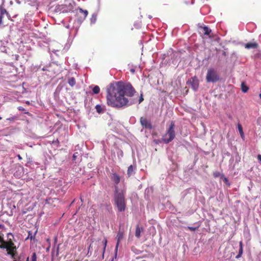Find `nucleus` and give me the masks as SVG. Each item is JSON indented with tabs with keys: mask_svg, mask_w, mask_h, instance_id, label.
Segmentation results:
<instances>
[{
	"mask_svg": "<svg viewBox=\"0 0 261 261\" xmlns=\"http://www.w3.org/2000/svg\"><path fill=\"white\" fill-rule=\"evenodd\" d=\"M107 100L109 106L117 108H124L136 102L132 97L135 90L132 85L127 82L119 81L110 84L107 88Z\"/></svg>",
	"mask_w": 261,
	"mask_h": 261,
	"instance_id": "nucleus-1",
	"label": "nucleus"
},
{
	"mask_svg": "<svg viewBox=\"0 0 261 261\" xmlns=\"http://www.w3.org/2000/svg\"><path fill=\"white\" fill-rule=\"evenodd\" d=\"M124 191L119 189L116 187V191H114V198L115 203L117 205L119 212H124L125 210L126 204L124 197Z\"/></svg>",
	"mask_w": 261,
	"mask_h": 261,
	"instance_id": "nucleus-2",
	"label": "nucleus"
},
{
	"mask_svg": "<svg viewBox=\"0 0 261 261\" xmlns=\"http://www.w3.org/2000/svg\"><path fill=\"white\" fill-rule=\"evenodd\" d=\"M0 248L6 249V255H9L11 258L14 259L16 255L17 248L12 241L6 242L5 244H0Z\"/></svg>",
	"mask_w": 261,
	"mask_h": 261,
	"instance_id": "nucleus-3",
	"label": "nucleus"
},
{
	"mask_svg": "<svg viewBox=\"0 0 261 261\" xmlns=\"http://www.w3.org/2000/svg\"><path fill=\"white\" fill-rule=\"evenodd\" d=\"M175 124L174 121H171L169 127L167 128L166 134L163 137V141L168 144L171 142L175 137V133L174 130Z\"/></svg>",
	"mask_w": 261,
	"mask_h": 261,
	"instance_id": "nucleus-4",
	"label": "nucleus"
},
{
	"mask_svg": "<svg viewBox=\"0 0 261 261\" xmlns=\"http://www.w3.org/2000/svg\"><path fill=\"white\" fill-rule=\"evenodd\" d=\"M219 80V76L214 68H210L207 70L206 75V80L207 83H216Z\"/></svg>",
	"mask_w": 261,
	"mask_h": 261,
	"instance_id": "nucleus-5",
	"label": "nucleus"
},
{
	"mask_svg": "<svg viewBox=\"0 0 261 261\" xmlns=\"http://www.w3.org/2000/svg\"><path fill=\"white\" fill-rule=\"evenodd\" d=\"M140 122L141 126L146 129H152L153 126L151 124V121L145 117H141L140 119Z\"/></svg>",
	"mask_w": 261,
	"mask_h": 261,
	"instance_id": "nucleus-6",
	"label": "nucleus"
},
{
	"mask_svg": "<svg viewBox=\"0 0 261 261\" xmlns=\"http://www.w3.org/2000/svg\"><path fill=\"white\" fill-rule=\"evenodd\" d=\"M187 83L190 85L192 88L195 91H197L199 87V80L196 77H193L188 80Z\"/></svg>",
	"mask_w": 261,
	"mask_h": 261,
	"instance_id": "nucleus-7",
	"label": "nucleus"
},
{
	"mask_svg": "<svg viewBox=\"0 0 261 261\" xmlns=\"http://www.w3.org/2000/svg\"><path fill=\"white\" fill-rule=\"evenodd\" d=\"M123 238V232L122 231H121L119 230L118 232L117 235L116 237L117 243H116V245L115 249V258H116L117 255V252H118V246H119V243Z\"/></svg>",
	"mask_w": 261,
	"mask_h": 261,
	"instance_id": "nucleus-8",
	"label": "nucleus"
},
{
	"mask_svg": "<svg viewBox=\"0 0 261 261\" xmlns=\"http://www.w3.org/2000/svg\"><path fill=\"white\" fill-rule=\"evenodd\" d=\"M110 178L114 184L115 191H116V187L118 188V184L120 181V177L117 174L114 173L111 175Z\"/></svg>",
	"mask_w": 261,
	"mask_h": 261,
	"instance_id": "nucleus-9",
	"label": "nucleus"
},
{
	"mask_svg": "<svg viewBox=\"0 0 261 261\" xmlns=\"http://www.w3.org/2000/svg\"><path fill=\"white\" fill-rule=\"evenodd\" d=\"M245 47L247 49L256 48L258 47V44L255 42H248L245 44Z\"/></svg>",
	"mask_w": 261,
	"mask_h": 261,
	"instance_id": "nucleus-10",
	"label": "nucleus"
},
{
	"mask_svg": "<svg viewBox=\"0 0 261 261\" xmlns=\"http://www.w3.org/2000/svg\"><path fill=\"white\" fill-rule=\"evenodd\" d=\"M239 253L236 256V258H239L241 257L243 252V243L242 241H240L239 242Z\"/></svg>",
	"mask_w": 261,
	"mask_h": 261,
	"instance_id": "nucleus-11",
	"label": "nucleus"
},
{
	"mask_svg": "<svg viewBox=\"0 0 261 261\" xmlns=\"http://www.w3.org/2000/svg\"><path fill=\"white\" fill-rule=\"evenodd\" d=\"M135 167L133 166V165H130L128 167L127 174H128V176H130L132 175L135 174Z\"/></svg>",
	"mask_w": 261,
	"mask_h": 261,
	"instance_id": "nucleus-12",
	"label": "nucleus"
},
{
	"mask_svg": "<svg viewBox=\"0 0 261 261\" xmlns=\"http://www.w3.org/2000/svg\"><path fill=\"white\" fill-rule=\"evenodd\" d=\"M79 11L81 13L83 14V17H81V19L80 20L81 21H82L83 20H84L86 18V17H87V16L88 14V12L87 10H84L81 8L79 9Z\"/></svg>",
	"mask_w": 261,
	"mask_h": 261,
	"instance_id": "nucleus-13",
	"label": "nucleus"
},
{
	"mask_svg": "<svg viewBox=\"0 0 261 261\" xmlns=\"http://www.w3.org/2000/svg\"><path fill=\"white\" fill-rule=\"evenodd\" d=\"M200 28L203 30V34L205 35H209L211 32V30L206 26L200 27Z\"/></svg>",
	"mask_w": 261,
	"mask_h": 261,
	"instance_id": "nucleus-14",
	"label": "nucleus"
},
{
	"mask_svg": "<svg viewBox=\"0 0 261 261\" xmlns=\"http://www.w3.org/2000/svg\"><path fill=\"white\" fill-rule=\"evenodd\" d=\"M73 9V6L71 4H69L68 8L67 9H64V6H62L61 10H62V12L63 13H67L68 12H70L72 11Z\"/></svg>",
	"mask_w": 261,
	"mask_h": 261,
	"instance_id": "nucleus-15",
	"label": "nucleus"
},
{
	"mask_svg": "<svg viewBox=\"0 0 261 261\" xmlns=\"http://www.w3.org/2000/svg\"><path fill=\"white\" fill-rule=\"evenodd\" d=\"M143 230V229H141L139 225H137L136 227V232H135V236L137 238H139L141 236V232Z\"/></svg>",
	"mask_w": 261,
	"mask_h": 261,
	"instance_id": "nucleus-16",
	"label": "nucleus"
},
{
	"mask_svg": "<svg viewBox=\"0 0 261 261\" xmlns=\"http://www.w3.org/2000/svg\"><path fill=\"white\" fill-rule=\"evenodd\" d=\"M68 83L71 87L74 86L76 83L75 79L73 77H71L69 78L68 81Z\"/></svg>",
	"mask_w": 261,
	"mask_h": 261,
	"instance_id": "nucleus-17",
	"label": "nucleus"
},
{
	"mask_svg": "<svg viewBox=\"0 0 261 261\" xmlns=\"http://www.w3.org/2000/svg\"><path fill=\"white\" fill-rule=\"evenodd\" d=\"M238 128L239 130V132L240 133V134L242 138L244 137V134L243 130V128L241 124L238 123Z\"/></svg>",
	"mask_w": 261,
	"mask_h": 261,
	"instance_id": "nucleus-18",
	"label": "nucleus"
},
{
	"mask_svg": "<svg viewBox=\"0 0 261 261\" xmlns=\"http://www.w3.org/2000/svg\"><path fill=\"white\" fill-rule=\"evenodd\" d=\"M95 109L96 110V111L98 113H102L104 111V108L101 106H100L99 105H97L95 106Z\"/></svg>",
	"mask_w": 261,
	"mask_h": 261,
	"instance_id": "nucleus-19",
	"label": "nucleus"
},
{
	"mask_svg": "<svg viewBox=\"0 0 261 261\" xmlns=\"http://www.w3.org/2000/svg\"><path fill=\"white\" fill-rule=\"evenodd\" d=\"M96 14H93L91 17V19H90V21H91V23H95L96 21Z\"/></svg>",
	"mask_w": 261,
	"mask_h": 261,
	"instance_id": "nucleus-20",
	"label": "nucleus"
},
{
	"mask_svg": "<svg viewBox=\"0 0 261 261\" xmlns=\"http://www.w3.org/2000/svg\"><path fill=\"white\" fill-rule=\"evenodd\" d=\"M5 14L7 15H8V13L7 12L6 10L3 8H0V15L4 16V15Z\"/></svg>",
	"mask_w": 261,
	"mask_h": 261,
	"instance_id": "nucleus-21",
	"label": "nucleus"
},
{
	"mask_svg": "<svg viewBox=\"0 0 261 261\" xmlns=\"http://www.w3.org/2000/svg\"><path fill=\"white\" fill-rule=\"evenodd\" d=\"M92 91L94 94H98L100 91V88L98 86H95L93 88Z\"/></svg>",
	"mask_w": 261,
	"mask_h": 261,
	"instance_id": "nucleus-22",
	"label": "nucleus"
},
{
	"mask_svg": "<svg viewBox=\"0 0 261 261\" xmlns=\"http://www.w3.org/2000/svg\"><path fill=\"white\" fill-rule=\"evenodd\" d=\"M241 89L243 92L245 93L248 91V88L247 86H245L244 83H242L241 85Z\"/></svg>",
	"mask_w": 261,
	"mask_h": 261,
	"instance_id": "nucleus-23",
	"label": "nucleus"
},
{
	"mask_svg": "<svg viewBox=\"0 0 261 261\" xmlns=\"http://www.w3.org/2000/svg\"><path fill=\"white\" fill-rule=\"evenodd\" d=\"M221 179H223V180L224 181V182L227 185H229V181H228V178L224 176V175H221Z\"/></svg>",
	"mask_w": 261,
	"mask_h": 261,
	"instance_id": "nucleus-24",
	"label": "nucleus"
},
{
	"mask_svg": "<svg viewBox=\"0 0 261 261\" xmlns=\"http://www.w3.org/2000/svg\"><path fill=\"white\" fill-rule=\"evenodd\" d=\"M35 234H36V233H35L33 235L32 233H31L30 231H29L27 239H30L31 240H34L35 238Z\"/></svg>",
	"mask_w": 261,
	"mask_h": 261,
	"instance_id": "nucleus-25",
	"label": "nucleus"
},
{
	"mask_svg": "<svg viewBox=\"0 0 261 261\" xmlns=\"http://www.w3.org/2000/svg\"><path fill=\"white\" fill-rule=\"evenodd\" d=\"M36 258H37L36 254V253L34 252V253H33V254L32 256V261H36Z\"/></svg>",
	"mask_w": 261,
	"mask_h": 261,
	"instance_id": "nucleus-26",
	"label": "nucleus"
},
{
	"mask_svg": "<svg viewBox=\"0 0 261 261\" xmlns=\"http://www.w3.org/2000/svg\"><path fill=\"white\" fill-rule=\"evenodd\" d=\"M16 119V117L15 116H13L10 118H8L7 119V120L10 121H13Z\"/></svg>",
	"mask_w": 261,
	"mask_h": 261,
	"instance_id": "nucleus-27",
	"label": "nucleus"
},
{
	"mask_svg": "<svg viewBox=\"0 0 261 261\" xmlns=\"http://www.w3.org/2000/svg\"><path fill=\"white\" fill-rule=\"evenodd\" d=\"M214 175L215 177H218L220 176V178H221V175H223L221 174L220 173L217 172V173H214Z\"/></svg>",
	"mask_w": 261,
	"mask_h": 261,
	"instance_id": "nucleus-28",
	"label": "nucleus"
},
{
	"mask_svg": "<svg viewBox=\"0 0 261 261\" xmlns=\"http://www.w3.org/2000/svg\"><path fill=\"white\" fill-rule=\"evenodd\" d=\"M60 244H58L56 247V256H58L59 254V247Z\"/></svg>",
	"mask_w": 261,
	"mask_h": 261,
	"instance_id": "nucleus-29",
	"label": "nucleus"
},
{
	"mask_svg": "<svg viewBox=\"0 0 261 261\" xmlns=\"http://www.w3.org/2000/svg\"><path fill=\"white\" fill-rule=\"evenodd\" d=\"M57 243V237H55V238H54V243H55V245H54V248H53V251L54 250V249L56 248V244Z\"/></svg>",
	"mask_w": 261,
	"mask_h": 261,
	"instance_id": "nucleus-30",
	"label": "nucleus"
},
{
	"mask_svg": "<svg viewBox=\"0 0 261 261\" xmlns=\"http://www.w3.org/2000/svg\"><path fill=\"white\" fill-rule=\"evenodd\" d=\"M107 243V240H105V243H104L105 246H104L103 251V255H104V253H105V249H106V248Z\"/></svg>",
	"mask_w": 261,
	"mask_h": 261,
	"instance_id": "nucleus-31",
	"label": "nucleus"
},
{
	"mask_svg": "<svg viewBox=\"0 0 261 261\" xmlns=\"http://www.w3.org/2000/svg\"><path fill=\"white\" fill-rule=\"evenodd\" d=\"M258 162L261 164V154H258L257 156Z\"/></svg>",
	"mask_w": 261,
	"mask_h": 261,
	"instance_id": "nucleus-32",
	"label": "nucleus"
},
{
	"mask_svg": "<svg viewBox=\"0 0 261 261\" xmlns=\"http://www.w3.org/2000/svg\"><path fill=\"white\" fill-rule=\"evenodd\" d=\"M143 100L142 95H141L139 99V103H140Z\"/></svg>",
	"mask_w": 261,
	"mask_h": 261,
	"instance_id": "nucleus-33",
	"label": "nucleus"
},
{
	"mask_svg": "<svg viewBox=\"0 0 261 261\" xmlns=\"http://www.w3.org/2000/svg\"><path fill=\"white\" fill-rule=\"evenodd\" d=\"M18 109L20 111H23L25 110L22 107H19Z\"/></svg>",
	"mask_w": 261,
	"mask_h": 261,
	"instance_id": "nucleus-34",
	"label": "nucleus"
},
{
	"mask_svg": "<svg viewBox=\"0 0 261 261\" xmlns=\"http://www.w3.org/2000/svg\"><path fill=\"white\" fill-rule=\"evenodd\" d=\"M5 241H4L3 239L0 237V243L1 244H5Z\"/></svg>",
	"mask_w": 261,
	"mask_h": 261,
	"instance_id": "nucleus-35",
	"label": "nucleus"
},
{
	"mask_svg": "<svg viewBox=\"0 0 261 261\" xmlns=\"http://www.w3.org/2000/svg\"><path fill=\"white\" fill-rule=\"evenodd\" d=\"M77 152L74 153L73 154V159H74V160H75V159L76 158V157H77Z\"/></svg>",
	"mask_w": 261,
	"mask_h": 261,
	"instance_id": "nucleus-36",
	"label": "nucleus"
},
{
	"mask_svg": "<svg viewBox=\"0 0 261 261\" xmlns=\"http://www.w3.org/2000/svg\"><path fill=\"white\" fill-rule=\"evenodd\" d=\"M189 229L193 230V231H194L196 229V228L193 227H189Z\"/></svg>",
	"mask_w": 261,
	"mask_h": 261,
	"instance_id": "nucleus-37",
	"label": "nucleus"
},
{
	"mask_svg": "<svg viewBox=\"0 0 261 261\" xmlns=\"http://www.w3.org/2000/svg\"><path fill=\"white\" fill-rule=\"evenodd\" d=\"M3 17V16L0 15V24L2 23V18Z\"/></svg>",
	"mask_w": 261,
	"mask_h": 261,
	"instance_id": "nucleus-38",
	"label": "nucleus"
},
{
	"mask_svg": "<svg viewBox=\"0 0 261 261\" xmlns=\"http://www.w3.org/2000/svg\"><path fill=\"white\" fill-rule=\"evenodd\" d=\"M50 245H49L48 246V247H47V248H46V251L47 252L49 251V249H50Z\"/></svg>",
	"mask_w": 261,
	"mask_h": 261,
	"instance_id": "nucleus-39",
	"label": "nucleus"
},
{
	"mask_svg": "<svg viewBox=\"0 0 261 261\" xmlns=\"http://www.w3.org/2000/svg\"><path fill=\"white\" fill-rule=\"evenodd\" d=\"M17 158H18V159H19V160H22V158H21V156L19 154H18V155H17Z\"/></svg>",
	"mask_w": 261,
	"mask_h": 261,
	"instance_id": "nucleus-40",
	"label": "nucleus"
},
{
	"mask_svg": "<svg viewBox=\"0 0 261 261\" xmlns=\"http://www.w3.org/2000/svg\"><path fill=\"white\" fill-rule=\"evenodd\" d=\"M59 51V49H57V50L53 49V50H51V51L54 53H56L57 51Z\"/></svg>",
	"mask_w": 261,
	"mask_h": 261,
	"instance_id": "nucleus-41",
	"label": "nucleus"
},
{
	"mask_svg": "<svg viewBox=\"0 0 261 261\" xmlns=\"http://www.w3.org/2000/svg\"><path fill=\"white\" fill-rule=\"evenodd\" d=\"M53 143H58V144L59 143V142L58 140L57 139L56 141H54Z\"/></svg>",
	"mask_w": 261,
	"mask_h": 261,
	"instance_id": "nucleus-42",
	"label": "nucleus"
},
{
	"mask_svg": "<svg viewBox=\"0 0 261 261\" xmlns=\"http://www.w3.org/2000/svg\"><path fill=\"white\" fill-rule=\"evenodd\" d=\"M130 71H131L132 72H133V73H134V72H135V69H132L130 70Z\"/></svg>",
	"mask_w": 261,
	"mask_h": 261,
	"instance_id": "nucleus-43",
	"label": "nucleus"
},
{
	"mask_svg": "<svg viewBox=\"0 0 261 261\" xmlns=\"http://www.w3.org/2000/svg\"><path fill=\"white\" fill-rule=\"evenodd\" d=\"M46 241H47V242L50 243V240H49V239H47Z\"/></svg>",
	"mask_w": 261,
	"mask_h": 261,
	"instance_id": "nucleus-44",
	"label": "nucleus"
},
{
	"mask_svg": "<svg viewBox=\"0 0 261 261\" xmlns=\"http://www.w3.org/2000/svg\"><path fill=\"white\" fill-rule=\"evenodd\" d=\"M26 103L28 105L30 104V102L29 101H26Z\"/></svg>",
	"mask_w": 261,
	"mask_h": 261,
	"instance_id": "nucleus-45",
	"label": "nucleus"
},
{
	"mask_svg": "<svg viewBox=\"0 0 261 261\" xmlns=\"http://www.w3.org/2000/svg\"><path fill=\"white\" fill-rule=\"evenodd\" d=\"M259 97L261 98V94H259Z\"/></svg>",
	"mask_w": 261,
	"mask_h": 261,
	"instance_id": "nucleus-46",
	"label": "nucleus"
},
{
	"mask_svg": "<svg viewBox=\"0 0 261 261\" xmlns=\"http://www.w3.org/2000/svg\"><path fill=\"white\" fill-rule=\"evenodd\" d=\"M29 257H28V258H27V261H29Z\"/></svg>",
	"mask_w": 261,
	"mask_h": 261,
	"instance_id": "nucleus-47",
	"label": "nucleus"
},
{
	"mask_svg": "<svg viewBox=\"0 0 261 261\" xmlns=\"http://www.w3.org/2000/svg\"><path fill=\"white\" fill-rule=\"evenodd\" d=\"M2 119V118L0 116V120H1Z\"/></svg>",
	"mask_w": 261,
	"mask_h": 261,
	"instance_id": "nucleus-48",
	"label": "nucleus"
},
{
	"mask_svg": "<svg viewBox=\"0 0 261 261\" xmlns=\"http://www.w3.org/2000/svg\"><path fill=\"white\" fill-rule=\"evenodd\" d=\"M142 261H146V260H142Z\"/></svg>",
	"mask_w": 261,
	"mask_h": 261,
	"instance_id": "nucleus-49",
	"label": "nucleus"
},
{
	"mask_svg": "<svg viewBox=\"0 0 261 261\" xmlns=\"http://www.w3.org/2000/svg\"><path fill=\"white\" fill-rule=\"evenodd\" d=\"M75 261H79V260H75Z\"/></svg>",
	"mask_w": 261,
	"mask_h": 261,
	"instance_id": "nucleus-50",
	"label": "nucleus"
},
{
	"mask_svg": "<svg viewBox=\"0 0 261 261\" xmlns=\"http://www.w3.org/2000/svg\"><path fill=\"white\" fill-rule=\"evenodd\" d=\"M14 261H16V260H14Z\"/></svg>",
	"mask_w": 261,
	"mask_h": 261,
	"instance_id": "nucleus-51",
	"label": "nucleus"
}]
</instances>
